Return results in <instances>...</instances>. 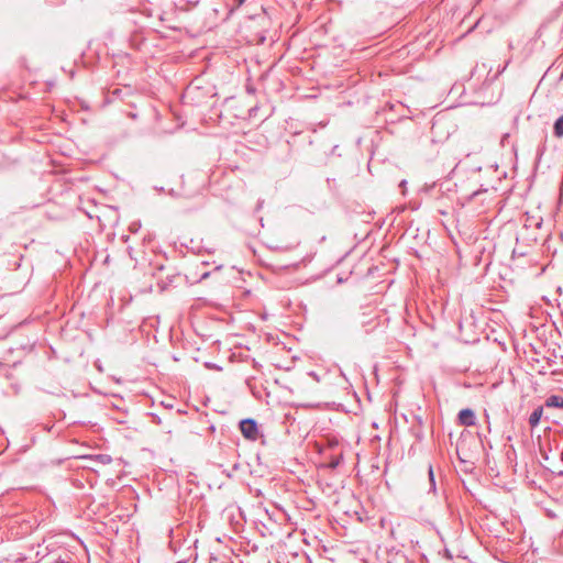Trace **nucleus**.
Returning a JSON list of instances; mask_svg holds the SVG:
<instances>
[{
	"instance_id": "1",
	"label": "nucleus",
	"mask_w": 563,
	"mask_h": 563,
	"mask_svg": "<svg viewBox=\"0 0 563 563\" xmlns=\"http://www.w3.org/2000/svg\"><path fill=\"white\" fill-rule=\"evenodd\" d=\"M240 431L247 440L255 441L258 434L257 422L252 418H246L240 421Z\"/></svg>"
},
{
	"instance_id": "2",
	"label": "nucleus",
	"mask_w": 563,
	"mask_h": 563,
	"mask_svg": "<svg viewBox=\"0 0 563 563\" xmlns=\"http://www.w3.org/2000/svg\"><path fill=\"white\" fill-rule=\"evenodd\" d=\"M457 418H459L460 424L465 426V427H472L476 422L475 412L470 408L462 409L459 412Z\"/></svg>"
},
{
	"instance_id": "3",
	"label": "nucleus",
	"mask_w": 563,
	"mask_h": 563,
	"mask_svg": "<svg viewBox=\"0 0 563 563\" xmlns=\"http://www.w3.org/2000/svg\"><path fill=\"white\" fill-rule=\"evenodd\" d=\"M542 413H543V407H541V406L537 407L531 412V415L529 417V424L531 426V428H536L539 424Z\"/></svg>"
},
{
	"instance_id": "4",
	"label": "nucleus",
	"mask_w": 563,
	"mask_h": 563,
	"mask_svg": "<svg viewBox=\"0 0 563 563\" xmlns=\"http://www.w3.org/2000/svg\"><path fill=\"white\" fill-rule=\"evenodd\" d=\"M545 406L550 408H563V397L559 395H551L547 398Z\"/></svg>"
},
{
	"instance_id": "5",
	"label": "nucleus",
	"mask_w": 563,
	"mask_h": 563,
	"mask_svg": "<svg viewBox=\"0 0 563 563\" xmlns=\"http://www.w3.org/2000/svg\"><path fill=\"white\" fill-rule=\"evenodd\" d=\"M428 482H429V489L428 493L437 494V482H435V475L432 465L430 464L428 467Z\"/></svg>"
},
{
	"instance_id": "6",
	"label": "nucleus",
	"mask_w": 563,
	"mask_h": 563,
	"mask_svg": "<svg viewBox=\"0 0 563 563\" xmlns=\"http://www.w3.org/2000/svg\"><path fill=\"white\" fill-rule=\"evenodd\" d=\"M553 134L558 139L563 136V114L555 120L553 124Z\"/></svg>"
},
{
	"instance_id": "7",
	"label": "nucleus",
	"mask_w": 563,
	"mask_h": 563,
	"mask_svg": "<svg viewBox=\"0 0 563 563\" xmlns=\"http://www.w3.org/2000/svg\"><path fill=\"white\" fill-rule=\"evenodd\" d=\"M342 454L331 456L328 463V467L331 470H335L342 463Z\"/></svg>"
},
{
	"instance_id": "8",
	"label": "nucleus",
	"mask_w": 563,
	"mask_h": 563,
	"mask_svg": "<svg viewBox=\"0 0 563 563\" xmlns=\"http://www.w3.org/2000/svg\"><path fill=\"white\" fill-rule=\"evenodd\" d=\"M508 64H509V62H507L501 68H499L497 70V73L492 78H489V80L494 81L495 79H497V77L505 71V69L507 68Z\"/></svg>"
},
{
	"instance_id": "9",
	"label": "nucleus",
	"mask_w": 563,
	"mask_h": 563,
	"mask_svg": "<svg viewBox=\"0 0 563 563\" xmlns=\"http://www.w3.org/2000/svg\"><path fill=\"white\" fill-rule=\"evenodd\" d=\"M540 454L544 461H549V453L544 448H540Z\"/></svg>"
},
{
	"instance_id": "10",
	"label": "nucleus",
	"mask_w": 563,
	"mask_h": 563,
	"mask_svg": "<svg viewBox=\"0 0 563 563\" xmlns=\"http://www.w3.org/2000/svg\"><path fill=\"white\" fill-rule=\"evenodd\" d=\"M483 190L478 189V190H475L473 191L470 196H468V199H473L475 196L479 195Z\"/></svg>"
},
{
	"instance_id": "11",
	"label": "nucleus",
	"mask_w": 563,
	"mask_h": 563,
	"mask_svg": "<svg viewBox=\"0 0 563 563\" xmlns=\"http://www.w3.org/2000/svg\"><path fill=\"white\" fill-rule=\"evenodd\" d=\"M486 64H483L482 66H476L475 71H481V69L486 70Z\"/></svg>"
},
{
	"instance_id": "12",
	"label": "nucleus",
	"mask_w": 563,
	"mask_h": 563,
	"mask_svg": "<svg viewBox=\"0 0 563 563\" xmlns=\"http://www.w3.org/2000/svg\"><path fill=\"white\" fill-rule=\"evenodd\" d=\"M235 2L239 7H241L246 2V0H235Z\"/></svg>"
},
{
	"instance_id": "13",
	"label": "nucleus",
	"mask_w": 563,
	"mask_h": 563,
	"mask_svg": "<svg viewBox=\"0 0 563 563\" xmlns=\"http://www.w3.org/2000/svg\"><path fill=\"white\" fill-rule=\"evenodd\" d=\"M209 275H210V273H209V272L203 273V274L201 275V279H206Z\"/></svg>"
},
{
	"instance_id": "14",
	"label": "nucleus",
	"mask_w": 563,
	"mask_h": 563,
	"mask_svg": "<svg viewBox=\"0 0 563 563\" xmlns=\"http://www.w3.org/2000/svg\"><path fill=\"white\" fill-rule=\"evenodd\" d=\"M538 372H539L540 374H545V373H547V372H545V371H543V369H539Z\"/></svg>"
},
{
	"instance_id": "15",
	"label": "nucleus",
	"mask_w": 563,
	"mask_h": 563,
	"mask_svg": "<svg viewBox=\"0 0 563 563\" xmlns=\"http://www.w3.org/2000/svg\"><path fill=\"white\" fill-rule=\"evenodd\" d=\"M489 71H492V68H488L487 80H489V78H488Z\"/></svg>"
},
{
	"instance_id": "16",
	"label": "nucleus",
	"mask_w": 563,
	"mask_h": 563,
	"mask_svg": "<svg viewBox=\"0 0 563 563\" xmlns=\"http://www.w3.org/2000/svg\"><path fill=\"white\" fill-rule=\"evenodd\" d=\"M206 365H207V367H213V364L207 363Z\"/></svg>"
},
{
	"instance_id": "17",
	"label": "nucleus",
	"mask_w": 563,
	"mask_h": 563,
	"mask_svg": "<svg viewBox=\"0 0 563 563\" xmlns=\"http://www.w3.org/2000/svg\"><path fill=\"white\" fill-rule=\"evenodd\" d=\"M206 365H207V367H213V364L207 363Z\"/></svg>"
},
{
	"instance_id": "18",
	"label": "nucleus",
	"mask_w": 563,
	"mask_h": 563,
	"mask_svg": "<svg viewBox=\"0 0 563 563\" xmlns=\"http://www.w3.org/2000/svg\"><path fill=\"white\" fill-rule=\"evenodd\" d=\"M559 475H563V471H560V472H559Z\"/></svg>"
},
{
	"instance_id": "19",
	"label": "nucleus",
	"mask_w": 563,
	"mask_h": 563,
	"mask_svg": "<svg viewBox=\"0 0 563 563\" xmlns=\"http://www.w3.org/2000/svg\"><path fill=\"white\" fill-rule=\"evenodd\" d=\"M178 563H186V561H179Z\"/></svg>"
},
{
	"instance_id": "20",
	"label": "nucleus",
	"mask_w": 563,
	"mask_h": 563,
	"mask_svg": "<svg viewBox=\"0 0 563 563\" xmlns=\"http://www.w3.org/2000/svg\"><path fill=\"white\" fill-rule=\"evenodd\" d=\"M561 456H562V459H563V452L561 453Z\"/></svg>"
}]
</instances>
